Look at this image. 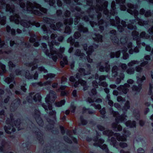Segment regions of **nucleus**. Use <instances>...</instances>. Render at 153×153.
Returning a JSON list of instances; mask_svg holds the SVG:
<instances>
[{"label": "nucleus", "instance_id": "obj_1", "mask_svg": "<svg viewBox=\"0 0 153 153\" xmlns=\"http://www.w3.org/2000/svg\"><path fill=\"white\" fill-rule=\"evenodd\" d=\"M35 8L39 9L40 10L44 13H47V10L41 7V5L35 2L33 3L27 1L26 3L27 11L28 13H33L37 16H40L42 13L39 10L35 9Z\"/></svg>", "mask_w": 153, "mask_h": 153}, {"label": "nucleus", "instance_id": "obj_2", "mask_svg": "<svg viewBox=\"0 0 153 153\" xmlns=\"http://www.w3.org/2000/svg\"><path fill=\"white\" fill-rule=\"evenodd\" d=\"M103 134L107 136L108 137L114 135L117 137V140L118 141H126L127 140L126 137L125 135H121L119 133H114L111 130L108 129L105 130V131L103 132Z\"/></svg>", "mask_w": 153, "mask_h": 153}, {"label": "nucleus", "instance_id": "obj_3", "mask_svg": "<svg viewBox=\"0 0 153 153\" xmlns=\"http://www.w3.org/2000/svg\"><path fill=\"white\" fill-rule=\"evenodd\" d=\"M127 83H125L123 85H120L117 88V90L121 91L122 93L125 94H126L128 91V88L130 86L129 84H133L134 81L132 79H129L127 80Z\"/></svg>", "mask_w": 153, "mask_h": 153}, {"label": "nucleus", "instance_id": "obj_4", "mask_svg": "<svg viewBox=\"0 0 153 153\" xmlns=\"http://www.w3.org/2000/svg\"><path fill=\"white\" fill-rule=\"evenodd\" d=\"M10 119L11 120L10 122H9V121L7 120L6 121V122L7 124H10V125H12L13 123H14V124L15 126L18 128V130H20L22 129V128H20V124L21 123V120L20 119H17L15 121H14V119H13V116L12 114H10Z\"/></svg>", "mask_w": 153, "mask_h": 153}, {"label": "nucleus", "instance_id": "obj_5", "mask_svg": "<svg viewBox=\"0 0 153 153\" xmlns=\"http://www.w3.org/2000/svg\"><path fill=\"white\" fill-rule=\"evenodd\" d=\"M137 82L138 83V86L134 85H133L132 87V90L136 92V94H138L140 92L142 88V83L143 82L140 78L137 77Z\"/></svg>", "mask_w": 153, "mask_h": 153}, {"label": "nucleus", "instance_id": "obj_6", "mask_svg": "<svg viewBox=\"0 0 153 153\" xmlns=\"http://www.w3.org/2000/svg\"><path fill=\"white\" fill-rule=\"evenodd\" d=\"M111 35L110 38L112 42L119 44V39L118 37L116 36L117 34V31L115 30H112L110 31L109 33Z\"/></svg>", "mask_w": 153, "mask_h": 153}, {"label": "nucleus", "instance_id": "obj_7", "mask_svg": "<svg viewBox=\"0 0 153 153\" xmlns=\"http://www.w3.org/2000/svg\"><path fill=\"white\" fill-rule=\"evenodd\" d=\"M97 91L95 88H92L91 91L89 93V95L91 97V98L88 97L87 98V102H89L90 103H94V100L96 99L97 96Z\"/></svg>", "mask_w": 153, "mask_h": 153}, {"label": "nucleus", "instance_id": "obj_8", "mask_svg": "<svg viewBox=\"0 0 153 153\" xmlns=\"http://www.w3.org/2000/svg\"><path fill=\"white\" fill-rule=\"evenodd\" d=\"M129 22L130 23L127 26V28L130 30H136L137 29V27L135 25H133L134 23L136 22V20L132 19L130 20Z\"/></svg>", "mask_w": 153, "mask_h": 153}, {"label": "nucleus", "instance_id": "obj_9", "mask_svg": "<svg viewBox=\"0 0 153 153\" xmlns=\"http://www.w3.org/2000/svg\"><path fill=\"white\" fill-rule=\"evenodd\" d=\"M4 129L5 132L8 134H10L12 132H15L16 129L15 128L13 127L8 125L7 126H5L4 127Z\"/></svg>", "mask_w": 153, "mask_h": 153}, {"label": "nucleus", "instance_id": "obj_10", "mask_svg": "<svg viewBox=\"0 0 153 153\" xmlns=\"http://www.w3.org/2000/svg\"><path fill=\"white\" fill-rule=\"evenodd\" d=\"M125 124L126 127L131 128H135L136 126V123L134 120L131 121L130 120H128L126 122Z\"/></svg>", "mask_w": 153, "mask_h": 153}, {"label": "nucleus", "instance_id": "obj_11", "mask_svg": "<svg viewBox=\"0 0 153 153\" xmlns=\"http://www.w3.org/2000/svg\"><path fill=\"white\" fill-rule=\"evenodd\" d=\"M126 116L124 114H122L120 115L115 118V122L117 124H118L120 122L122 123L125 119Z\"/></svg>", "mask_w": 153, "mask_h": 153}, {"label": "nucleus", "instance_id": "obj_12", "mask_svg": "<svg viewBox=\"0 0 153 153\" xmlns=\"http://www.w3.org/2000/svg\"><path fill=\"white\" fill-rule=\"evenodd\" d=\"M21 103L20 100L19 98H17L13 101L11 105V107L16 109Z\"/></svg>", "mask_w": 153, "mask_h": 153}, {"label": "nucleus", "instance_id": "obj_13", "mask_svg": "<svg viewBox=\"0 0 153 153\" xmlns=\"http://www.w3.org/2000/svg\"><path fill=\"white\" fill-rule=\"evenodd\" d=\"M118 68L116 65L113 66L112 68V76L113 77H116L118 76V73L117 72Z\"/></svg>", "mask_w": 153, "mask_h": 153}, {"label": "nucleus", "instance_id": "obj_14", "mask_svg": "<svg viewBox=\"0 0 153 153\" xmlns=\"http://www.w3.org/2000/svg\"><path fill=\"white\" fill-rule=\"evenodd\" d=\"M15 6L14 5H10L9 4H6V10L10 12L13 13L14 11Z\"/></svg>", "mask_w": 153, "mask_h": 153}, {"label": "nucleus", "instance_id": "obj_15", "mask_svg": "<svg viewBox=\"0 0 153 153\" xmlns=\"http://www.w3.org/2000/svg\"><path fill=\"white\" fill-rule=\"evenodd\" d=\"M85 70L83 68H80L78 72L76 74V77L78 79L80 77V76L81 75H85Z\"/></svg>", "mask_w": 153, "mask_h": 153}, {"label": "nucleus", "instance_id": "obj_16", "mask_svg": "<svg viewBox=\"0 0 153 153\" xmlns=\"http://www.w3.org/2000/svg\"><path fill=\"white\" fill-rule=\"evenodd\" d=\"M49 99L52 100L53 101L55 100V98L56 97L55 92L53 91H50L49 94Z\"/></svg>", "mask_w": 153, "mask_h": 153}, {"label": "nucleus", "instance_id": "obj_17", "mask_svg": "<svg viewBox=\"0 0 153 153\" xmlns=\"http://www.w3.org/2000/svg\"><path fill=\"white\" fill-rule=\"evenodd\" d=\"M36 134L37 138L39 140V143L42 144H43L44 141L43 139L42 134L40 132H37Z\"/></svg>", "mask_w": 153, "mask_h": 153}, {"label": "nucleus", "instance_id": "obj_18", "mask_svg": "<svg viewBox=\"0 0 153 153\" xmlns=\"http://www.w3.org/2000/svg\"><path fill=\"white\" fill-rule=\"evenodd\" d=\"M98 45L96 43H94L92 45H91L89 47V52L92 53L94 51V49H96L98 48Z\"/></svg>", "mask_w": 153, "mask_h": 153}, {"label": "nucleus", "instance_id": "obj_19", "mask_svg": "<svg viewBox=\"0 0 153 153\" xmlns=\"http://www.w3.org/2000/svg\"><path fill=\"white\" fill-rule=\"evenodd\" d=\"M10 18L11 20L15 21V22L17 23H19V19H20V17L19 15L17 14H16L14 16H11Z\"/></svg>", "mask_w": 153, "mask_h": 153}, {"label": "nucleus", "instance_id": "obj_20", "mask_svg": "<svg viewBox=\"0 0 153 153\" xmlns=\"http://www.w3.org/2000/svg\"><path fill=\"white\" fill-rule=\"evenodd\" d=\"M62 61L60 62V65L62 67H63L65 65H67L68 64V61L67 59V57L65 56L63 57Z\"/></svg>", "mask_w": 153, "mask_h": 153}, {"label": "nucleus", "instance_id": "obj_21", "mask_svg": "<svg viewBox=\"0 0 153 153\" xmlns=\"http://www.w3.org/2000/svg\"><path fill=\"white\" fill-rule=\"evenodd\" d=\"M96 37L94 38V39L99 42L100 40H102V36L100 33H95L94 34Z\"/></svg>", "mask_w": 153, "mask_h": 153}, {"label": "nucleus", "instance_id": "obj_22", "mask_svg": "<svg viewBox=\"0 0 153 153\" xmlns=\"http://www.w3.org/2000/svg\"><path fill=\"white\" fill-rule=\"evenodd\" d=\"M43 20L45 22L49 24H50L51 23H55L54 20L47 17H44L43 18Z\"/></svg>", "mask_w": 153, "mask_h": 153}, {"label": "nucleus", "instance_id": "obj_23", "mask_svg": "<svg viewBox=\"0 0 153 153\" xmlns=\"http://www.w3.org/2000/svg\"><path fill=\"white\" fill-rule=\"evenodd\" d=\"M0 68L1 70H0V75H2L6 72L5 66L4 65L0 63Z\"/></svg>", "mask_w": 153, "mask_h": 153}, {"label": "nucleus", "instance_id": "obj_24", "mask_svg": "<svg viewBox=\"0 0 153 153\" xmlns=\"http://www.w3.org/2000/svg\"><path fill=\"white\" fill-rule=\"evenodd\" d=\"M21 24L24 27H28L30 26V22L26 20H24L21 22Z\"/></svg>", "mask_w": 153, "mask_h": 153}, {"label": "nucleus", "instance_id": "obj_25", "mask_svg": "<svg viewBox=\"0 0 153 153\" xmlns=\"http://www.w3.org/2000/svg\"><path fill=\"white\" fill-rule=\"evenodd\" d=\"M73 23V19L72 18L67 19L64 20V23L65 25L68 24L71 25Z\"/></svg>", "mask_w": 153, "mask_h": 153}, {"label": "nucleus", "instance_id": "obj_26", "mask_svg": "<svg viewBox=\"0 0 153 153\" xmlns=\"http://www.w3.org/2000/svg\"><path fill=\"white\" fill-rule=\"evenodd\" d=\"M33 99L35 102H40L41 100V97L39 94H37L33 96Z\"/></svg>", "mask_w": 153, "mask_h": 153}, {"label": "nucleus", "instance_id": "obj_27", "mask_svg": "<svg viewBox=\"0 0 153 153\" xmlns=\"http://www.w3.org/2000/svg\"><path fill=\"white\" fill-rule=\"evenodd\" d=\"M135 71V69L134 68L130 67L127 70L126 72L127 73L130 75L133 74Z\"/></svg>", "mask_w": 153, "mask_h": 153}, {"label": "nucleus", "instance_id": "obj_28", "mask_svg": "<svg viewBox=\"0 0 153 153\" xmlns=\"http://www.w3.org/2000/svg\"><path fill=\"white\" fill-rule=\"evenodd\" d=\"M36 121L39 126H42L44 123L43 121L40 117L35 119Z\"/></svg>", "mask_w": 153, "mask_h": 153}, {"label": "nucleus", "instance_id": "obj_29", "mask_svg": "<svg viewBox=\"0 0 153 153\" xmlns=\"http://www.w3.org/2000/svg\"><path fill=\"white\" fill-rule=\"evenodd\" d=\"M138 33L136 31H134L132 33V36L133 37L134 39L135 40L137 39L138 38Z\"/></svg>", "mask_w": 153, "mask_h": 153}, {"label": "nucleus", "instance_id": "obj_30", "mask_svg": "<svg viewBox=\"0 0 153 153\" xmlns=\"http://www.w3.org/2000/svg\"><path fill=\"white\" fill-rule=\"evenodd\" d=\"M33 116L35 119L40 117V113L39 111L37 110H35L34 111V114Z\"/></svg>", "mask_w": 153, "mask_h": 153}, {"label": "nucleus", "instance_id": "obj_31", "mask_svg": "<svg viewBox=\"0 0 153 153\" xmlns=\"http://www.w3.org/2000/svg\"><path fill=\"white\" fill-rule=\"evenodd\" d=\"M67 42L68 43H70L71 45H73L75 42V40L72 37H70L68 39Z\"/></svg>", "mask_w": 153, "mask_h": 153}, {"label": "nucleus", "instance_id": "obj_32", "mask_svg": "<svg viewBox=\"0 0 153 153\" xmlns=\"http://www.w3.org/2000/svg\"><path fill=\"white\" fill-rule=\"evenodd\" d=\"M78 30L80 31H82L83 32H86V28L84 27L83 26L81 25H79L78 26Z\"/></svg>", "mask_w": 153, "mask_h": 153}, {"label": "nucleus", "instance_id": "obj_33", "mask_svg": "<svg viewBox=\"0 0 153 153\" xmlns=\"http://www.w3.org/2000/svg\"><path fill=\"white\" fill-rule=\"evenodd\" d=\"M79 82L82 85L84 86L83 90L84 91H85L86 90L85 89L86 87L85 86L86 85V81L80 79L79 80Z\"/></svg>", "mask_w": 153, "mask_h": 153}, {"label": "nucleus", "instance_id": "obj_34", "mask_svg": "<svg viewBox=\"0 0 153 153\" xmlns=\"http://www.w3.org/2000/svg\"><path fill=\"white\" fill-rule=\"evenodd\" d=\"M51 83V82L49 81H47L46 83H42V82H39L35 83V84L41 87L46 85L50 84Z\"/></svg>", "mask_w": 153, "mask_h": 153}, {"label": "nucleus", "instance_id": "obj_35", "mask_svg": "<svg viewBox=\"0 0 153 153\" xmlns=\"http://www.w3.org/2000/svg\"><path fill=\"white\" fill-rule=\"evenodd\" d=\"M130 107V103L128 101H127L125 103L124 106L123 107V109L125 111L129 109Z\"/></svg>", "mask_w": 153, "mask_h": 153}, {"label": "nucleus", "instance_id": "obj_36", "mask_svg": "<svg viewBox=\"0 0 153 153\" xmlns=\"http://www.w3.org/2000/svg\"><path fill=\"white\" fill-rule=\"evenodd\" d=\"M134 114L136 119L137 120H138L140 119V114L139 111H138L137 112L134 111Z\"/></svg>", "mask_w": 153, "mask_h": 153}, {"label": "nucleus", "instance_id": "obj_37", "mask_svg": "<svg viewBox=\"0 0 153 153\" xmlns=\"http://www.w3.org/2000/svg\"><path fill=\"white\" fill-rule=\"evenodd\" d=\"M97 66L99 67V70L100 72H104L105 71V67L102 65H101V62L97 64Z\"/></svg>", "mask_w": 153, "mask_h": 153}, {"label": "nucleus", "instance_id": "obj_38", "mask_svg": "<svg viewBox=\"0 0 153 153\" xmlns=\"http://www.w3.org/2000/svg\"><path fill=\"white\" fill-rule=\"evenodd\" d=\"M71 32V29L70 27L66 25L65 28V30L64 31V33H68V34H70Z\"/></svg>", "mask_w": 153, "mask_h": 153}, {"label": "nucleus", "instance_id": "obj_39", "mask_svg": "<svg viewBox=\"0 0 153 153\" xmlns=\"http://www.w3.org/2000/svg\"><path fill=\"white\" fill-rule=\"evenodd\" d=\"M91 105L94 107L96 109L100 110L101 108V106L100 104L96 105L95 103H92Z\"/></svg>", "mask_w": 153, "mask_h": 153}, {"label": "nucleus", "instance_id": "obj_40", "mask_svg": "<svg viewBox=\"0 0 153 153\" xmlns=\"http://www.w3.org/2000/svg\"><path fill=\"white\" fill-rule=\"evenodd\" d=\"M111 144L113 145V146L114 147L116 144L117 141L116 139L114 137H112L110 139Z\"/></svg>", "mask_w": 153, "mask_h": 153}, {"label": "nucleus", "instance_id": "obj_41", "mask_svg": "<svg viewBox=\"0 0 153 153\" xmlns=\"http://www.w3.org/2000/svg\"><path fill=\"white\" fill-rule=\"evenodd\" d=\"M65 103L64 100H62L60 102H56V105L57 107H60L63 105Z\"/></svg>", "mask_w": 153, "mask_h": 153}, {"label": "nucleus", "instance_id": "obj_42", "mask_svg": "<svg viewBox=\"0 0 153 153\" xmlns=\"http://www.w3.org/2000/svg\"><path fill=\"white\" fill-rule=\"evenodd\" d=\"M101 114L102 115V117L103 118H105V114L106 113L105 109L104 108H102L100 111Z\"/></svg>", "mask_w": 153, "mask_h": 153}, {"label": "nucleus", "instance_id": "obj_43", "mask_svg": "<svg viewBox=\"0 0 153 153\" xmlns=\"http://www.w3.org/2000/svg\"><path fill=\"white\" fill-rule=\"evenodd\" d=\"M137 61L136 60H133L131 61L128 63V66L129 67H131L133 65L136 64Z\"/></svg>", "mask_w": 153, "mask_h": 153}, {"label": "nucleus", "instance_id": "obj_44", "mask_svg": "<svg viewBox=\"0 0 153 153\" xmlns=\"http://www.w3.org/2000/svg\"><path fill=\"white\" fill-rule=\"evenodd\" d=\"M97 127L98 129L100 131H103V132L105 131L104 130L105 129V128L103 126L99 124L97 126Z\"/></svg>", "mask_w": 153, "mask_h": 153}, {"label": "nucleus", "instance_id": "obj_45", "mask_svg": "<svg viewBox=\"0 0 153 153\" xmlns=\"http://www.w3.org/2000/svg\"><path fill=\"white\" fill-rule=\"evenodd\" d=\"M81 36L80 33L78 31L76 32L74 35V37L76 39H78Z\"/></svg>", "mask_w": 153, "mask_h": 153}, {"label": "nucleus", "instance_id": "obj_46", "mask_svg": "<svg viewBox=\"0 0 153 153\" xmlns=\"http://www.w3.org/2000/svg\"><path fill=\"white\" fill-rule=\"evenodd\" d=\"M25 76L26 78L28 79H31L32 78V76L30 75V74L28 71H27L26 72Z\"/></svg>", "mask_w": 153, "mask_h": 153}, {"label": "nucleus", "instance_id": "obj_47", "mask_svg": "<svg viewBox=\"0 0 153 153\" xmlns=\"http://www.w3.org/2000/svg\"><path fill=\"white\" fill-rule=\"evenodd\" d=\"M119 145L122 148H124L128 146L127 143L125 142H120Z\"/></svg>", "mask_w": 153, "mask_h": 153}, {"label": "nucleus", "instance_id": "obj_48", "mask_svg": "<svg viewBox=\"0 0 153 153\" xmlns=\"http://www.w3.org/2000/svg\"><path fill=\"white\" fill-rule=\"evenodd\" d=\"M6 17L3 16L1 19L0 24L1 25H4L6 23Z\"/></svg>", "mask_w": 153, "mask_h": 153}, {"label": "nucleus", "instance_id": "obj_49", "mask_svg": "<svg viewBox=\"0 0 153 153\" xmlns=\"http://www.w3.org/2000/svg\"><path fill=\"white\" fill-rule=\"evenodd\" d=\"M55 43V40H53L51 41L48 42V45L49 46L50 49H52L53 48V46Z\"/></svg>", "mask_w": 153, "mask_h": 153}, {"label": "nucleus", "instance_id": "obj_50", "mask_svg": "<svg viewBox=\"0 0 153 153\" xmlns=\"http://www.w3.org/2000/svg\"><path fill=\"white\" fill-rule=\"evenodd\" d=\"M50 146H47L44 148L43 153H50Z\"/></svg>", "mask_w": 153, "mask_h": 153}, {"label": "nucleus", "instance_id": "obj_51", "mask_svg": "<svg viewBox=\"0 0 153 153\" xmlns=\"http://www.w3.org/2000/svg\"><path fill=\"white\" fill-rule=\"evenodd\" d=\"M92 85L93 87L94 88H97L98 87V83L95 80L92 81Z\"/></svg>", "mask_w": 153, "mask_h": 153}, {"label": "nucleus", "instance_id": "obj_52", "mask_svg": "<svg viewBox=\"0 0 153 153\" xmlns=\"http://www.w3.org/2000/svg\"><path fill=\"white\" fill-rule=\"evenodd\" d=\"M13 80V77H7V78H6L5 81L8 84H9L10 82H11Z\"/></svg>", "mask_w": 153, "mask_h": 153}, {"label": "nucleus", "instance_id": "obj_53", "mask_svg": "<svg viewBox=\"0 0 153 153\" xmlns=\"http://www.w3.org/2000/svg\"><path fill=\"white\" fill-rule=\"evenodd\" d=\"M75 16H76V18L74 20V24L76 25L78 23L79 20L80 19V16H77L76 15Z\"/></svg>", "mask_w": 153, "mask_h": 153}, {"label": "nucleus", "instance_id": "obj_54", "mask_svg": "<svg viewBox=\"0 0 153 153\" xmlns=\"http://www.w3.org/2000/svg\"><path fill=\"white\" fill-rule=\"evenodd\" d=\"M153 86L152 84H150L149 85V95H152V89L153 88Z\"/></svg>", "mask_w": 153, "mask_h": 153}, {"label": "nucleus", "instance_id": "obj_55", "mask_svg": "<svg viewBox=\"0 0 153 153\" xmlns=\"http://www.w3.org/2000/svg\"><path fill=\"white\" fill-rule=\"evenodd\" d=\"M99 85L106 88L108 86V84L105 81H103L100 83Z\"/></svg>", "mask_w": 153, "mask_h": 153}, {"label": "nucleus", "instance_id": "obj_56", "mask_svg": "<svg viewBox=\"0 0 153 153\" xmlns=\"http://www.w3.org/2000/svg\"><path fill=\"white\" fill-rule=\"evenodd\" d=\"M1 147L3 148L6 146L7 145V143L5 140H3L1 141Z\"/></svg>", "mask_w": 153, "mask_h": 153}, {"label": "nucleus", "instance_id": "obj_57", "mask_svg": "<svg viewBox=\"0 0 153 153\" xmlns=\"http://www.w3.org/2000/svg\"><path fill=\"white\" fill-rule=\"evenodd\" d=\"M38 70L41 72H43L44 73H47L48 72L47 70L45 69L43 67H41L39 68Z\"/></svg>", "mask_w": 153, "mask_h": 153}, {"label": "nucleus", "instance_id": "obj_58", "mask_svg": "<svg viewBox=\"0 0 153 153\" xmlns=\"http://www.w3.org/2000/svg\"><path fill=\"white\" fill-rule=\"evenodd\" d=\"M123 132L124 133V135L126 137H128L131 134L130 131L128 130H124Z\"/></svg>", "mask_w": 153, "mask_h": 153}, {"label": "nucleus", "instance_id": "obj_59", "mask_svg": "<svg viewBox=\"0 0 153 153\" xmlns=\"http://www.w3.org/2000/svg\"><path fill=\"white\" fill-rule=\"evenodd\" d=\"M133 13L134 14L135 18L137 20H139V19L137 17V15L138 14V11L137 10H134L133 11Z\"/></svg>", "mask_w": 153, "mask_h": 153}, {"label": "nucleus", "instance_id": "obj_60", "mask_svg": "<svg viewBox=\"0 0 153 153\" xmlns=\"http://www.w3.org/2000/svg\"><path fill=\"white\" fill-rule=\"evenodd\" d=\"M115 19L116 21V23L117 25H120V19L117 16H116Z\"/></svg>", "mask_w": 153, "mask_h": 153}, {"label": "nucleus", "instance_id": "obj_61", "mask_svg": "<svg viewBox=\"0 0 153 153\" xmlns=\"http://www.w3.org/2000/svg\"><path fill=\"white\" fill-rule=\"evenodd\" d=\"M64 140L66 142H67L69 143H72V141L70 140L67 137H64Z\"/></svg>", "mask_w": 153, "mask_h": 153}, {"label": "nucleus", "instance_id": "obj_62", "mask_svg": "<svg viewBox=\"0 0 153 153\" xmlns=\"http://www.w3.org/2000/svg\"><path fill=\"white\" fill-rule=\"evenodd\" d=\"M76 108V107L75 106L73 105H71L70 108V110L71 112L74 113L75 111Z\"/></svg>", "mask_w": 153, "mask_h": 153}, {"label": "nucleus", "instance_id": "obj_63", "mask_svg": "<svg viewBox=\"0 0 153 153\" xmlns=\"http://www.w3.org/2000/svg\"><path fill=\"white\" fill-rule=\"evenodd\" d=\"M137 153H144V149L142 148H139L137 150Z\"/></svg>", "mask_w": 153, "mask_h": 153}, {"label": "nucleus", "instance_id": "obj_64", "mask_svg": "<svg viewBox=\"0 0 153 153\" xmlns=\"http://www.w3.org/2000/svg\"><path fill=\"white\" fill-rule=\"evenodd\" d=\"M129 57V55L127 53H124L123 54V59L124 60H126Z\"/></svg>", "mask_w": 153, "mask_h": 153}]
</instances>
